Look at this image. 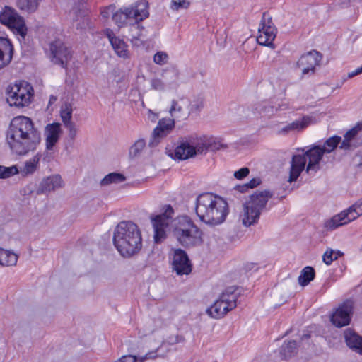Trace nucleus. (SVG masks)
<instances>
[{"label":"nucleus","mask_w":362,"mask_h":362,"mask_svg":"<svg viewBox=\"0 0 362 362\" xmlns=\"http://www.w3.org/2000/svg\"><path fill=\"white\" fill-rule=\"evenodd\" d=\"M6 141L15 154L26 156L37 149L41 142V134L29 117H16L6 132Z\"/></svg>","instance_id":"f257e3e1"},{"label":"nucleus","mask_w":362,"mask_h":362,"mask_svg":"<svg viewBox=\"0 0 362 362\" xmlns=\"http://www.w3.org/2000/svg\"><path fill=\"white\" fill-rule=\"evenodd\" d=\"M195 213L206 225L215 226L226 220L228 213L227 202L212 193H202L196 198Z\"/></svg>","instance_id":"f03ea898"},{"label":"nucleus","mask_w":362,"mask_h":362,"mask_svg":"<svg viewBox=\"0 0 362 362\" xmlns=\"http://www.w3.org/2000/svg\"><path fill=\"white\" fill-rule=\"evenodd\" d=\"M113 244L124 257H131L138 254L143 246L141 231L131 221L119 222L113 233Z\"/></svg>","instance_id":"7ed1b4c3"},{"label":"nucleus","mask_w":362,"mask_h":362,"mask_svg":"<svg viewBox=\"0 0 362 362\" xmlns=\"http://www.w3.org/2000/svg\"><path fill=\"white\" fill-rule=\"evenodd\" d=\"M219 146L213 137L192 134L180 141L175 149V158L180 160H187L196 155L206 153L209 150H218Z\"/></svg>","instance_id":"20e7f679"},{"label":"nucleus","mask_w":362,"mask_h":362,"mask_svg":"<svg viewBox=\"0 0 362 362\" xmlns=\"http://www.w3.org/2000/svg\"><path fill=\"white\" fill-rule=\"evenodd\" d=\"M302 154L293 155L291 161L288 182L296 181L305 169L307 160L308 163L306 167V172L316 173L320 169V162L322 159V153L320 145H313L309 149L305 151L303 148H298Z\"/></svg>","instance_id":"39448f33"},{"label":"nucleus","mask_w":362,"mask_h":362,"mask_svg":"<svg viewBox=\"0 0 362 362\" xmlns=\"http://www.w3.org/2000/svg\"><path fill=\"white\" fill-rule=\"evenodd\" d=\"M273 193L267 189L256 191L249 196L243 204V211L240 214V220L245 227L257 224L262 212L266 209Z\"/></svg>","instance_id":"423d86ee"},{"label":"nucleus","mask_w":362,"mask_h":362,"mask_svg":"<svg viewBox=\"0 0 362 362\" xmlns=\"http://www.w3.org/2000/svg\"><path fill=\"white\" fill-rule=\"evenodd\" d=\"M173 235L185 247L199 245L202 243V232L188 216H180L173 221Z\"/></svg>","instance_id":"0eeeda50"},{"label":"nucleus","mask_w":362,"mask_h":362,"mask_svg":"<svg viewBox=\"0 0 362 362\" xmlns=\"http://www.w3.org/2000/svg\"><path fill=\"white\" fill-rule=\"evenodd\" d=\"M236 288L230 286L227 288L220 296L219 298L206 310V313L212 317L220 319L228 311L237 306L238 294Z\"/></svg>","instance_id":"6e6552de"},{"label":"nucleus","mask_w":362,"mask_h":362,"mask_svg":"<svg viewBox=\"0 0 362 362\" xmlns=\"http://www.w3.org/2000/svg\"><path fill=\"white\" fill-rule=\"evenodd\" d=\"M32 86L25 81L11 85L6 91V101L11 106L23 107L28 106L33 95Z\"/></svg>","instance_id":"1a4fd4ad"},{"label":"nucleus","mask_w":362,"mask_h":362,"mask_svg":"<svg viewBox=\"0 0 362 362\" xmlns=\"http://www.w3.org/2000/svg\"><path fill=\"white\" fill-rule=\"evenodd\" d=\"M362 215V198L356 202L347 209L334 215L324 223V228L327 230H334L336 228L346 225Z\"/></svg>","instance_id":"9d476101"},{"label":"nucleus","mask_w":362,"mask_h":362,"mask_svg":"<svg viewBox=\"0 0 362 362\" xmlns=\"http://www.w3.org/2000/svg\"><path fill=\"white\" fill-rule=\"evenodd\" d=\"M0 23L23 38L26 35L27 28L23 18L10 6H4L0 11Z\"/></svg>","instance_id":"9b49d317"},{"label":"nucleus","mask_w":362,"mask_h":362,"mask_svg":"<svg viewBox=\"0 0 362 362\" xmlns=\"http://www.w3.org/2000/svg\"><path fill=\"white\" fill-rule=\"evenodd\" d=\"M173 214V207L167 205L163 213L151 218L154 229V240L156 243L161 242L165 238V228L168 226Z\"/></svg>","instance_id":"f8f14e48"},{"label":"nucleus","mask_w":362,"mask_h":362,"mask_svg":"<svg viewBox=\"0 0 362 362\" xmlns=\"http://www.w3.org/2000/svg\"><path fill=\"white\" fill-rule=\"evenodd\" d=\"M354 309V303L348 299L339 304L331 316V322L337 327L349 325Z\"/></svg>","instance_id":"ddd939ff"},{"label":"nucleus","mask_w":362,"mask_h":362,"mask_svg":"<svg viewBox=\"0 0 362 362\" xmlns=\"http://www.w3.org/2000/svg\"><path fill=\"white\" fill-rule=\"evenodd\" d=\"M258 33L257 41L259 45L267 47L273 45V41L276 35V28L272 22L271 18H266V13H263Z\"/></svg>","instance_id":"4468645a"},{"label":"nucleus","mask_w":362,"mask_h":362,"mask_svg":"<svg viewBox=\"0 0 362 362\" xmlns=\"http://www.w3.org/2000/svg\"><path fill=\"white\" fill-rule=\"evenodd\" d=\"M49 49L52 62L62 68H66L71 58V50L60 40L51 42Z\"/></svg>","instance_id":"2eb2a0df"},{"label":"nucleus","mask_w":362,"mask_h":362,"mask_svg":"<svg viewBox=\"0 0 362 362\" xmlns=\"http://www.w3.org/2000/svg\"><path fill=\"white\" fill-rule=\"evenodd\" d=\"M148 7V3L146 1H140L129 6L123 7L122 11H124L129 23L133 25V23H139L148 18L149 15Z\"/></svg>","instance_id":"dca6fc26"},{"label":"nucleus","mask_w":362,"mask_h":362,"mask_svg":"<svg viewBox=\"0 0 362 362\" xmlns=\"http://www.w3.org/2000/svg\"><path fill=\"white\" fill-rule=\"evenodd\" d=\"M173 269L178 275L189 274L192 271V265L187 254L182 249H172Z\"/></svg>","instance_id":"f3484780"},{"label":"nucleus","mask_w":362,"mask_h":362,"mask_svg":"<svg viewBox=\"0 0 362 362\" xmlns=\"http://www.w3.org/2000/svg\"><path fill=\"white\" fill-rule=\"evenodd\" d=\"M321 59V54L313 50L303 54L297 62L296 66L301 70L302 76L313 74L315 67L320 64Z\"/></svg>","instance_id":"a211bd4d"},{"label":"nucleus","mask_w":362,"mask_h":362,"mask_svg":"<svg viewBox=\"0 0 362 362\" xmlns=\"http://www.w3.org/2000/svg\"><path fill=\"white\" fill-rule=\"evenodd\" d=\"M175 120L171 118H163L158 122L152 132V139L150 141V146H156L162 139L169 134L175 127Z\"/></svg>","instance_id":"6ab92c4d"},{"label":"nucleus","mask_w":362,"mask_h":362,"mask_svg":"<svg viewBox=\"0 0 362 362\" xmlns=\"http://www.w3.org/2000/svg\"><path fill=\"white\" fill-rule=\"evenodd\" d=\"M62 133L61 124L53 122L48 124L45 127L44 136L45 139V149L47 151H52L58 143Z\"/></svg>","instance_id":"aec40b11"},{"label":"nucleus","mask_w":362,"mask_h":362,"mask_svg":"<svg viewBox=\"0 0 362 362\" xmlns=\"http://www.w3.org/2000/svg\"><path fill=\"white\" fill-rule=\"evenodd\" d=\"M189 105V98H182L177 100H173L169 110L171 119L175 121L187 119L189 117L187 108Z\"/></svg>","instance_id":"412c9836"},{"label":"nucleus","mask_w":362,"mask_h":362,"mask_svg":"<svg viewBox=\"0 0 362 362\" xmlns=\"http://www.w3.org/2000/svg\"><path fill=\"white\" fill-rule=\"evenodd\" d=\"M13 47L9 40L0 37V69L6 66L12 60Z\"/></svg>","instance_id":"4be33fe9"},{"label":"nucleus","mask_w":362,"mask_h":362,"mask_svg":"<svg viewBox=\"0 0 362 362\" xmlns=\"http://www.w3.org/2000/svg\"><path fill=\"white\" fill-rule=\"evenodd\" d=\"M62 177L54 175L43 179L37 188V194H45L62 187Z\"/></svg>","instance_id":"5701e85b"},{"label":"nucleus","mask_w":362,"mask_h":362,"mask_svg":"<svg viewBox=\"0 0 362 362\" xmlns=\"http://www.w3.org/2000/svg\"><path fill=\"white\" fill-rule=\"evenodd\" d=\"M107 35L116 54L124 59L129 58V52L127 49L128 46L125 42L115 36L112 31L108 30Z\"/></svg>","instance_id":"b1692460"},{"label":"nucleus","mask_w":362,"mask_h":362,"mask_svg":"<svg viewBox=\"0 0 362 362\" xmlns=\"http://www.w3.org/2000/svg\"><path fill=\"white\" fill-rule=\"evenodd\" d=\"M316 123L315 117L313 116L305 115L300 119H296L291 123L288 124L281 132L288 133L289 132L297 131L300 132L312 124Z\"/></svg>","instance_id":"393cba45"},{"label":"nucleus","mask_w":362,"mask_h":362,"mask_svg":"<svg viewBox=\"0 0 362 362\" xmlns=\"http://www.w3.org/2000/svg\"><path fill=\"white\" fill-rule=\"evenodd\" d=\"M41 157V153L39 152L37 153L31 158L24 163L23 166L18 169V173H20L22 177H27L28 175H33L34 173L39 168Z\"/></svg>","instance_id":"a878e982"},{"label":"nucleus","mask_w":362,"mask_h":362,"mask_svg":"<svg viewBox=\"0 0 362 362\" xmlns=\"http://www.w3.org/2000/svg\"><path fill=\"white\" fill-rule=\"evenodd\" d=\"M344 338L351 349L362 355V336L348 329L344 332Z\"/></svg>","instance_id":"bb28decb"},{"label":"nucleus","mask_w":362,"mask_h":362,"mask_svg":"<svg viewBox=\"0 0 362 362\" xmlns=\"http://www.w3.org/2000/svg\"><path fill=\"white\" fill-rule=\"evenodd\" d=\"M18 255L14 252L0 247V265L11 267L16 264Z\"/></svg>","instance_id":"cd10ccee"},{"label":"nucleus","mask_w":362,"mask_h":362,"mask_svg":"<svg viewBox=\"0 0 362 362\" xmlns=\"http://www.w3.org/2000/svg\"><path fill=\"white\" fill-rule=\"evenodd\" d=\"M341 141V136H333L327 139L323 144L320 145V148L324 154L330 153L334 151Z\"/></svg>","instance_id":"c85d7f7f"},{"label":"nucleus","mask_w":362,"mask_h":362,"mask_svg":"<svg viewBox=\"0 0 362 362\" xmlns=\"http://www.w3.org/2000/svg\"><path fill=\"white\" fill-rule=\"evenodd\" d=\"M188 111L189 116L192 115H197L204 107V98L200 96H195L192 99H189Z\"/></svg>","instance_id":"c756f323"},{"label":"nucleus","mask_w":362,"mask_h":362,"mask_svg":"<svg viewBox=\"0 0 362 362\" xmlns=\"http://www.w3.org/2000/svg\"><path fill=\"white\" fill-rule=\"evenodd\" d=\"M162 77L165 83L171 86L177 84L179 78V71L175 68L168 69L163 72Z\"/></svg>","instance_id":"7c9ffc66"},{"label":"nucleus","mask_w":362,"mask_h":362,"mask_svg":"<svg viewBox=\"0 0 362 362\" xmlns=\"http://www.w3.org/2000/svg\"><path fill=\"white\" fill-rule=\"evenodd\" d=\"M315 278V270L311 267H305L298 276V283L300 286H307Z\"/></svg>","instance_id":"2f4dec72"},{"label":"nucleus","mask_w":362,"mask_h":362,"mask_svg":"<svg viewBox=\"0 0 362 362\" xmlns=\"http://www.w3.org/2000/svg\"><path fill=\"white\" fill-rule=\"evenodd\" d=\"M40 1V0H17V6L22 11L33 13L37 9Z\"/></svg>","instance_id":"473e14b6"},{"label":"nucleus","mask_w":362,"mask_h":362,"mask_svg":"<svg viewBox=\"0 0 362 362\" xmlns=\"http://www.w3.org/2000/svg\"><path fill=\"white\" fill-rule=\"evenodd\" d=\"M126 180V177L123 174L118 173H111L106 175L102 180H101V185H108L112 183H121L124 182Z\"/></svg>","instance_id":"72a5a7b5"},{"label":"nucleus","mask_w":362,"mask_h":362,"mask_svg":"<svg viewBox=\"0 0 362 362\" xmlns=\"http://www.w3.org/2000/svg\"><path fill=\"white\" fill-rule=\"evenodd\" d=\"M297 351V346L295 341H290L286 344H284L281 348V354L285 358H290Z\"/></svg>","instance_id":"f704fd0d"},{"label":"nucleus","mask_w":362,"mask_h":362,"mask_svg":"<svg viewBox=\"0 0 362 362\" xmlns=\"http://www.w3.org/2000/svg\"><path fill=\"white\" fill-rule=\"evenodd\" d=\"M66 129H67V140L68 142L71 144H73L74 142L77 134L78 132V127L74 122H68L67 124H64Z\"/></svg>","instance_id":"c9c22d12"},{"label":"nucleus","mask_w":362,"mask_h":362,"mask_svg":"<svg viewBox=\"0 0 362 362\" xmlns=\"http://www.w3.org/2000/svg\"><path fill=\"white\" fill-rule=\"evenodd\" d=\"M72 111L73 110L71 105L69 103H65L62 106L60 110V116L64 124L73 122L71 119Z\"/></svg>","instance_id":"e433bc0d"},{"label":"nucleus","mask_w":362,"mask_h":362,"mask_svg":"<svg viewBox=\"0 0 362 362\" xmlns=\"http://www.w3.org/2000/svg\"><path fill=\"white\" fill-rule=\"evenodd\" d=\"M18 168L16 165L6 167L0 165V179H6L13 175L18 174Z\"/></svg>","instance_id":"4c0bfd02"},{"label":"nucleus","mask_w":362,"mask_h":362,"mask_svg":"<svg viewBox=\"0 0 362 362\" xmlns=\"http://www.w3.org/2000/svg\"><path fill=\"white\" fill-rule=\"evenodd\" d=\"M141 35V30L140 29V26L139 23H133L131 27V31L129 34V37L132 43L138 45V42H142L143 41L140 39Z\"/></svg>","instance_id":"58836bf2"},{"label":"nucleus","mask_w":362,"mask_h":362,"mask_svg":"<svg viewBox=\"0 0 362 362\" xmlns=\"http://www.w3.org/2000/svg\"><path fill=\"white\" fill-rule=\"evenodd\" d=\"M112 20L119 27H122L128 21L124 11H122V8L112 13Z\"/></svg>","instance_id":"ea45409f"},{"label":"nucleus","mask_w":362,"mask_h":362,"mask_svg":"<svg viewBox=\"0 0 362 362\" xmlns=\"http://www.w3.org/2000/svg\"><path fill=\"white\" fill-rule=\"evenodd\" d=\"M146 143L144 139L137 140L130 148L129 155L131 156H136L145 147Z\"/></svg>","instance_id":"a19ab883"},{"label":"nucleus","mask_w":362,"mask_h":362,"mask_svg":"<svg viewBox=\"0 0 362 362\" xmlns=\"http://www.w3.org/2000/svg\"><path fill=\"white\" fill-rule=\"evenodd\" d=\"M189 5V0H171L170 7L173 11H178L180 9H186Z\"/></svg>","instance_id":"79ce46f5"},{"label":"nucleus","mask_w":362,"mask_h":362,"mask_svg":"<svg viewBox=\"0 0 362 362\" xmlns=\"http://www.w3.org/2000/svg\"><path fill=\"white\" fill-rule=\"evenodd\" d=\"M259 113H263L266 115H273L274 112L277 111V109L269 105L268 102H264L259 105V107H256Z\"/></svg>","instance_id":"37998d69"},{"label":"nucleus","mask_w":362,"mask_h":362,"mask_svg":"<svg viewBox=\"0 0 362 362\" xmlns=\"http://www.w3.org/2000/svg\"><path fill=\"white\" fill-rule=\"evenodd\" d=\"M362 130V122L358 123L354 127L349 130L344 136L345 139H348L351 141L355 136Z\"/></svg>","instance_id":"c03bdc74"},{"label":"nucleus","mask_w":362,"mask_h":362,"mask_svg":"<svg viewBox=\"0 0 362 362\" xmlns=\"http://www.w3.org/2000/svg\"><path fill=\"white\" fill-rule=\"evenodd\" d=\"M168 55L165 52H158L154 54L153 62L158 65L167 64Z\"/></svg>","instance_id":"a18cd8bd"},{"label":"nucleus","mask_w":362,"mask_h":362,"mask_svg":"<svg viewBox=\"0 0 362 362\" xmlns=\"http://www.w3.org/2000/svg\"><path fill=\"white\" fill-rule=\"evenodd\" d=\"M151 88L156 90H163L165 87V82L158 78H153L151 81Z\"/></svg>","instance_id":"49530a36"},{"label":"nucleus","mask_w":362,"mask_h":362,"mask_svg":"<svg viewBox=\"0 0 362 362\" xmlns=\"http://www.w3.org/2000/svg\"><path fill=\"white\" fill-rule=\"evenodd\" d=\"M334 252L332 250H327L323 256H322V259H323V262L327 264V265H329L332 264V262L334 260V259H337V255H334Z\"/></svg>","instance_id":"de8ad7c7"},{"label":"nucleus","mask_w":362,"mask_h":362,"mask_svg":"<svg viewBox=\"0 0 362 362\" xmlns=\"http://www.w3.org/2000/svg\"><path fill=\"white\" fill-rule=\"evenodd\" d=\"M250 173V169L247 167L242 168L234 172L233 176L237 180H243Z\"/></svg>","instance_id":"09e8293b"},{"label":"nucleus","mask_w":362,"mask_h":362,"mask_svg":"<svg viewBox=\"0 0 362 362\" xmlns=\"http://www.w3.org/2000/svg\"><path fill=\"white\" fill-rule=\"evenodd\" d=\"M262 182V180L259 177H254L250 180V182H247L250 189H253L259 186Z\"/></svg>","instance_id":"8fccbe9b"},{"label":"nucleus","mask_w":362,"mask_h":362,"mask_svg":"<svg viewBox=\"0 0 362 362\" xmlns=\"http://www.w3.org/2000/svg\"><path fill=\"white\" fill-rule=\"evenodd\" d=\"M115 362H137V358L134 356H124Z\"/></svg>","instance_id":"3c124183"},{"label":"nucleus","mask_w":362,"mask_h":362,"mask_svg":"<svg viewBox=\"0 0 362 362\" xmlns=\"http://www.w3.org/2000/svg\"><path fill=\"white\" fill-rule=\"evenodd\" d=\"M351 146V141H350L349 140H348V139H344L343 141H340V144H339V147L340 149H343V150H349L350 149Z\"/></svg>","instance_id":"603ef678"},{"label":"nucleus","mask_w":362,"mask_h":362,"mask_svg":"<svg viewBox=\"0 0 362 362\" xmlns=\"http://www.w3.org/2000/svg\"><path fill=\"white\" fill-rule=\"evenodd\" d=\"M250 189L249 186L247 185V183L245 184H243V185H236L235 187H234V189L240 192V193H245V192H247L248 191V189Z\"/></svg>","instance_id":"864d4df0"},{"label":"nucleus","mask_w":362,"mask_h":362,"mask_svg":"<svg viewBox=\"0 0 362 362\" xmlns=\"http://www.w3.org/2000/svg\"><path fill=\"white\" fill-rule=\"evenodd\" d=\"M113 12L112 6H109L106 9L101 11V15L103 18H108L111 13Z\"/></svg>","instance_id":"5fc2aeb1"},{"label":"nucleus","mask_w":362,"mask_h":362,"mask_svg":"<svg viewBox=\"0 0 362 362\" xmlns=\"http://www.w3.org/2000/svg\"><path fill=\"white\" fill-rule=\"evenodd\" d=\"M156 357V355L154 352H149L141 358V362H143L146 359H152V358H155Z\"/></svg>","instance_id":"6e6d98bb"},{"label":"nucleus","mask_w":362,"mask_h":362,"mask_svg":"<svg viewBox=\"0 0 362 362\" xmlns=\"http://www.w3.org/2000/svg\"><path fill=\"white\" fill-rule=\"evenodd\" d=\"M245 269L246 272H249V271H251L252 269L256 270L257 269V267H256V264H254V263H247L245 265Z\"/></svg>","instance_id":"4d7b16f0"},{"label":"nucleus","mask_w":362,"mask_h":362,"mask_svg":"<svg viewBox=\"0 0 362 362\" xmlns=\"http://www.w3.org/2000/svg\"><path fill=\"white\" fill-rule=\"evenodd\" d=\"M288 105L286 103H283L281 105H279V107L276 109H277V110H286L288 108Z\"/></svg>","instance_id":"13d9d810"},{"label":"nucleus","mask_w":362,"mask_h":362,"mask_svg":"<svg viewBox=\"0 0 362 362\" xmlns=\"http://www.w3.org/2000/svg\"><path fill=\"white\" fill-rule=\"evenodd\" d=\"M83 24H86V25L80 26L81 28H85L86 26H88V25H89V18H88L86 17L83 19Z\"/></svg>","instance_id":"bf43d9fd"},{"label":"nucleus","mask_w":362,"mask_h":362,"mask_svg":"<svg viewBox=\"0 0 362 362\" xmlns=\"http://www.w3.org/2000/svg\"><path fill=\"white\" fill-rule=\"evenodd\" d=\"M357 76V74H356V72L354 71H353L351 72H349L348 74V78H353L354 76Z\"/></svg>","instance_id":"052dcab7"},{"label":"nucleus","mask_w":362,"mask_h":362,"mask_svg":"<svg viewBox=\"0 0 362 362\" xmlns=\"http://www.w3.org/2000/svg\"><path fill=\"white\" fill-rule=\"evenodd\" d=\"M354 71L356 72V74L357 75H359V74H362V66L359 67V68H357L356 70H354Z\"/></svg>","instance_id":"680f3d73"},{"label":"nucleus","mask_w":362,"mask_h":362,"mask_svg":"<svg viewBox=\"0 0 362 362\" xmlns=\"http://www.w3.org/2000/svg\"><path fill=\"white\" fill-rule=\"evenodd\" d=\"M310 334H305L302 336L301 337V339L303 340V339H307L308 338H310Z\"/></svg>","instance_id":"e2e57ef3"},{"label":"nucleus","mask_w":362,"mask_h":362,"mask_svg":"<svg viewBox=\"0 0 362 362\" xmlns=\"http://www.w3.org/2000/svg\"><path fill=\"white\" fill-rule=\"evenodd\" d=\"M56 100H57V98H56V97H54V96H52H52L50 97V99H49V103H52V102H54V101H56Z\"/></svg>","instance_id":"0e129e2a"},{"label":"nucleus","mask_w":362,"mask_h":362,"mask_svg":"<svg viewBox=\"0 0 362 362\" xmlns=\"http://www.w3.org/2000/svg\"><path fill=\"white\" fill-rule=\"evenodd\" d=\"M359 1H362V0H358Z\"/></svg>","instance_id":"69168bd1"}]
</instances>
